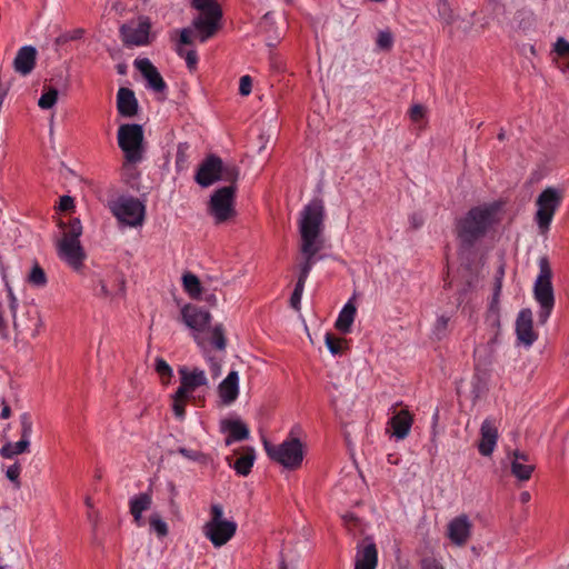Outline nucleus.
<instances>
[{
	"label": "nucleus",
	"mask_w": 569,
	"mask_h": 569,
	"mask_svg": "<svg viewBox=\"0 0 569 569\" xmlns=\"http://www.w3.org/2000/svg\"><path fill=\"white\" fill-rule=\"evenodd\" d=\"M459 259L461 269L469 276L479 274L486 263L485 252L473 244L460 243Z\"/></svg>",
	"instance_id": "nucleus-11"
},
{
	"label": "nucleus",
	"mask_w": 569,
	"mask_h": 569,
	"mask_svg": "<svg viewBox=\"0 0 569 569\" xmlns=\"http://www.w3.org/2000/svg\"><path fill=\"white\" fill-rule=\"evenodd\" d=\"M325 342H326V346L327 348L329 349V351L337 356V355H341L342 353V342L343 340L341 338H338L336 337L333 333L331 332H327L326 336H325Z\"/></svg>",
	"instance_id": "nucleus-41"
},
{
	"label": "nucleus",
	"mask_w": 569,
	"mask_h": 569,
	"mask_svg": "<svg viewBox=\"0 0 569 569\" xmlns=\"http://www.w3.org/2000/svg\"><path fill=\"white\" fill-rule=\"evenodd\" d=\"M378 550L375 542L365 539L357 546L355 569H376Z\"/></svg>",
	"instance_id": "nucleus-21"
},
{
	"label": "nucleus",
	"mask_w": 569,
	"mask_h": 569,
	"mask_svg": "<svg viewBox=\"0 0 569 569\" xmlns=\"http://www.w3.org/2000/svg\"><path fill=\"white\" fill-rule=\"evenodd\" d=\"M28 281L34 284H43L47 281L44 270L34 263L31 271L28 274Z\"/></svg>",
	"instance_id": "nucleus-45"
},
{
	"label": "nucleus",
	"mask_w": 569,
	"mask_h": 569,
	"mask_svg": "<svg viewBox=\"0 0 569 569\" xmlns=\"http://www.w3.org/2000/svg\"><path fill=\"white\" fill-rule=\"evenodd\" d=\"M449 317L442 315L438 317L433 325L432 335L437 340L443 339L448 333Z\"/></svg>",
	"instance_id": "nucleus-39"
},
{
	"label": "nucleus",
	"mask_w": 569,
	"mask_h": 569,
	"mask_svg": "<svg viewBox=\"0 0 569 569\" xmlns=\"http://www.w3.org/2000/svg\"><path fill=\"white\" fill-rule=\"evenodd\" d=\"M303 288L305 287H295V290L291 293V297L289 300L290 307L297 312H300V310H301V298L303 295Z\"/></svg>",
	"instance_id": "nucleus-49"
},
{
	"label": "nucleus",
	"mask_w": 569,
	"mask_h": 569,
	"mask_svg": "<svg viewBox=\"0 0 569 569\" xmlns=\"http://www.w3.org/2000/svg\"><path fill=\"white\" fill-rule=\"evenodd\" d=\"M530 498H531V496H530V493L528 491H523V492L520 493V501L522 503L529 502Z\"/></svg>",
	"instance_id": "nucleus-62"
},
{
	"label": "nucleus",
	"mask_w": 569,
	"mask_h": 569,
	"mask_svg": "<svg viewBox=\"0 0 569 569\" xmlns=\"http://www.w3.org/2000/svg\"><path fill=\"white\" fill-rule=\"evenodd\" d=\"M237 523L223 519V508L220 505L211 506V519L204 526V535L214 547L226 545L236 533Z\"/></svg>",
	"instance_id": "nucleus-10"
},
{
	"label": "nucleus",
	"mask_w": 569,
	"mask_h": 569,
	"mask_svg": "<svg viewBox=\"0 0 569 569\" xmlns=\"http://www.w3.org/2000/svg\"><path fill=\"white\" fill-rule=\"evenodd\" d=\"M11 416V409L8 405H3V408L1 410L0 417L1 419H8Z\"/></svg>",
	"instance_id": "nucleus-61"
},
{
	"label": "nucleus",
	"mask_w": 569,
	"mask_h": 569,
	"mask_svg": "<svg viewBox=\"0 0 569 569\" xmlns=\"http://www.w3.org/2000/svg\"><path fill=\"white\" fill-rule=\"evenodd\" d=\"M511 475L519 481H528L535 470L528 453L515 450L509 455Z\"/></svg>",
	"instance_id": "nucleus-19"
},
{
	"label": "nucleus",
	"mask_w": 569,
	"mask_h": 569,
	"mask_svg": "<svg viewBox=\"0 0 569 569\" xmlns=\"http://www.w3.org/2000/svg\"><path fill=\"white\" fill-rule=\"evenodd\" d=\"M497 203L471 208L457 223V237L460 243L475 244L497 222Z\"/></svg>",
	"instance_id": "nucleus-2"
},
{
	"label": "nucleus",
	"mask_w": 569,
	"mask_h": 569,
	"mask_svg": "<svg viewBox=\"0 0 569 569\" xmlns=\"http://www.w3.org/2000/svg\"><path fill=\"white\" fill-rule=\"evenodd\" d=\"M196 341L198 346L201 348L203 352V357L206 358L210 373L213 379H217L221 375V363L224 357V353H212L211 350H207V341L201 337H196Z\"/></svg>",
	"instance_id": "nucleus-30"
},
{
	"label": "nucleus",
	"mask_w": 569,
	"mask_h": 569,
	"mask_svg": "<svg viewBox=\"0 0 569 569\" xmlns=\"http://www.w3.org/2000/svg\"><path fill=\"white\" fill-rule=\"evenodd\" d=\"M152 505V496L149 492H141L133 496L129 501L130 513H143Z\"/></svg>",
	"instance_id": "nucleus-32"
},
{
	"label": "nucleus",
	"mask_w": 569,
	"mask_h": 569,
	"mask_svg": "<svg viewBox=\"0 0 569 569\" xmlns=\"http://www.w3.org/2000/svg\"><path fill=\"white\" fill-rule=\"evenodd\" d=\"M29 440H19L17 442H7L0 449V456L6 459H12L14 456L21 455L29 450Z\"/></svg>",
	"instance_id": "nucleus-33"
},
{
	"label": "nucleus",
	"mask_w": 569,
	"mask_h": 569,
	"mask_svg": "<svg viewBox=\"0 0 569 569\" xmlns=\"http://www.w3.org/2000/svg\"><path fill=\"white\" fill-rule=\"evenodd\" d=\"M178 452L183 456L184 458L189 459V460H192V461H199L200 458L202 457V455L197 451V450H192V449H187V448H179L178 449Z\"/></svg>",
	"instance_id": "nucleus-53"
},
{
	"label": "nucleus",
	"mask_w": 569,
	"mask_h": 569,
	"mask_svg": "<svg viewBox=\"0 0 569 569\" xmlns=\"http://www.w3.org/2000/svg\"><path fill=\"white\" fill-rule=\"evenodd\" d=\"M191 32H192V30L190 28H183L180 31V39H179L180 44H191L192 43Z\"/></svg>",
	"instance_id": "nucleus-56"
},
{
	"label": "nucleus",
	"mask_w": 569,
	"mask_h": 569,
	"mask_svg": "<svg viewBox=\"0 0 569 569\" xmlns=\"http://www.w3.org/2000/svg\"><path fill=\"white\" fill-rule=\"evenodd\" d=\"M6 326V322H4V319L2 317V315L0 313V330H2Z\"/></svg>",
	"instance_id": "nucleus-63"
},
{
	"label": "nucleus",
	"mask_w": 569,
	"mask_h": 569,
	"mask_svg": "<svg viewBox=\"0 0 569 569\" xmlns=\"http://www.w3.org/2000/svg\"><path fill=\"white\" fill-rule=\"evenodd\" d=\"M151 24L144 19L140 20L139 23L133 27L130 24H123L120 28V34L126 46L141 47L149 43V33Z\"/></svg>",
	"instance_id": "nucleus-13"
},
{
	"label": "nucleus",
	"mask_w": 569,
	"mask_h": 569,
	"mask_svg": "<svg viewBox=\"0 0 569 569\" xmlns=\"http://www.w3.org/2000/svg\"><path fill=\"white\" fill-rule=\"evenodd\" d=\"M132 517H133V522L138 526V527H142L144 525V520H143V517H142V513H131Z\"/></svg>",
	"instance_id": "nucleus-60"
},
{
	"label": "nucleus",
	"mask_w": 569,
	"mask_h": 569,
	"mask_svg": "<svg viewBox=\"0 0 569 569\" xmlns=\"http://www.w3.org/2000/svg\"><path fill=\"white\" fill-rule=\"evenodd\" d=\"M188 146L180 143L177 149L176 154V168L177 170H183L187 168L188 163V154H187Z\"/></svg>",
	"instance_id": "nucleus-47"
},
{
	"label": "nucleus",
	"mask_w": 569,
	"mask_h": 569,
	"mask_svg": "<svg viewBox=\"0 0 569 569\" xmlns=\"http://www.w3.org/2000/svg\"><path fill=\"white\" fill-rule=\"evenodd\" d=\"M279 569H289L284 561H282L279 566Z\"/></svg>",
	"instance_id": "nucleus-64"
},
{
	"label": "nucleus",
	"mask_w": 569,
	"mask_h": 569,
	"mask_svg": "<svg viewBox=\"0 0 569 569\" xmlns=\"http://www.w3.org/2000/svg\"><path fill=\"white\" fill-rule=\"evenodd\" d=\"M325 203L320 198L310 200L301 210L298 228L300 234V252L305 259L297 284H303L318 254L325 248Z\"/></svg>",
	"instance_id": "nucleus-1"
},
{
	"label": "nucleus",
	"mask_w": 569,
	"mask_h": 569,
	"mask_svg": "<svg viewBox=\"0 0 569 569\" xmlns=\"http://www.w3.org/2000/svg\"><path fill=\"white\" fill-rule=\"evenodd\" d=\"M8 299H9V308H10L11 312L14 315L17 311V307H18V300L14 297V295L11 290V287H8Z\"/></svg>",
	"instance_id": "nucleus-59"
},
{
	"label": "nucleus",
	"mask_w": 569,
	"mask_h": 569,
	"mask_svg": "<svg viewBox=\"0 0 569 569\" xmlns=\"http://www.w3.org/2000/svg\"><path fill=\"white\" fill-rule=\"evenodd\" d=\"M177 54L186 60L187 67L190 71H194L198 64V53L196 50H184L181 47L177 48Z\"/></svg>",
	"instance_id": "nucleus-40"
},
{
	"label": "nucleus",
	"mask_w": 569,
	"mask_h": 569,
	"mask_svg": "<svg viewBox=\"0 0 569 569\" xmlns=\"http://www.w3.org/2000/svg\"><path fill=\"white\" fill-rule=\"evenodd\" d=\"M480 435L479 452L488 457L493 452L498 440V429L495 420L486 419L481 425Z\"/></svg>",
	"instance_id": "nucleus-24"
},
{
	"label": "nucleus",
	"mask_w": 569,
	"mask_h": 569,
	"mask_svg": "<svg viewBox=\"0 0 569 569\" xmlns=\"http://www.w3.org/2000/svg\"><path fill=\"white\" fill-rule=\"evenodd\" d=\"M500 292H501V287H496L490 306H489V311L492 313H498Z\"/></svg>",
	"instance_id": "nucleus-54"
},
{
	"label": "nucleus",
	"mask_w": 569,
	"mask_h": 569,
	"mask_svg": "<svg viewBox=\"0 0 569 569\" xmlns=\"http://www.w3.org/2000/svg\"><path fill=\"white\" fill-rule=\"evenodd\" d=\"M21 473V466L19 463H13L7 469L6 476L7 478L12 481L16 486V488H20V477Z\"/></svg>",
	"instance_id": "nucleus-50"
},
{
	"label": "nucleus",
	"mask_w": 569,
	"mask_h": 569,
	"mask_svg": "<svg viewBox=\"0 0 569 569\" xmlns=\"http://www.w3.org/2000/svg\"><path fill=\"white\" fill-rule=\"evenodd\" d=\"M183 322L196 333H202L207 330L211 316L207 310H202L193 305H186L181 309Z\"/></svg>",
	"instance_id": "nucleus-17"
},
{
	"label": "nucleus",
	"mask_w": 569,
	"mask_h": 569,
	"mask_svg": "<svg viewBox=\"0 0 569 569\" xmlns=\"http://www.w3.org/2000/svg\"><path fill=\"white\" fill-rule=\"evenodd\" d=\"M134 66L147 80V87L149 89L160 93L166 91L167 84L162 76L149 59H137Z\"/></svg>",
	"instance_id": "nucleus-18"
},
{
	"label": "nucleus",
	"mask_w": 569,
	"mask_h": 569,
	"mask_svg": "<svg viewBox=\"0 0 569 569\" xmlns=\"http://www.w3.org/2000/svg\"><path fill=\"white\" fill-rule=\"evenodd\" d=\"M108 208L123 227H141L146 220L144 203L131 196H121L110 201Z\"/></svg>",
	"instance_id": "nucleus-7"
},
{
	"label": "nucleus",
	"mask_w": 569,
	"mask_h": 569,
	"mask_svg": "<svg viewBox=\"0 0 569 569\" xmlns=\"http://www.w3.org/2000/svg\"><path fill=\"white\" fill-rule=\"evenodd\" d=\"M201 337L207 341V350L212 353H224L227 339L222 325H217L212 329L204 330L202 333H194L193 337Z\"/></svg>",
	"instance_id": "nucleus-25"
},
{
	"label": "nucleus",
	"mask_w": 569,
	"mask_h": 569,
	"mask_svg": "<svg viewBox=\"0 0 569 569\" xmlns=\"http://www.w3.org/2000/svg\"><path fill=\"white\" fill-rule=\"evenodd\" d=\"M156 371L158 372V375L160 376V378L163 381L169 382V380L172 376V369L164 359H162V358L156 359Z\"/></svg>",
	"instance_id": "nucleus-44"
},
{
	"label": "nucleus",
	"mask_w": 569,
	"mask_h": 569,
	"mask_svg": "<svg viewBox=\"0 0 569 569\" xmlns=\"http://www.w3.org/2000/svg\"><path fill=\"white\" fill-rule=\"evenodd\" d=\"M36 59L37 50L34 47L24 46L20 48L13 60L14 71L20 73L21 76H27L31 73L36 66Z\"/></svg>",
	"instance_id": "nucleus-26"
},
{
	"label": "nucleus",
	"mask_w": 569,
	"mask_h": 569,
	"mask_svg": "<svg viewBox=\"0 0 569 569\" xmlns=\"http://www.w3.org/2000/svg\"><path fill=\"white\" fill-rule=\"evenodd\" d=\"M188 397H179V390L177 389L173 396L172 409L177 418L183 419L186 415V402Z\"/></svg>",
	"instance_id": "nucleus-43"
},
{
	"label": "nucleus",
	"mask_w": 569,
	"mask_h": 569,
	"mask_svg": "<svg viewBox=\"0 0 569 569\" xmlns=\"http://www.w3.org/2000/svg\"><path fill=\"white\" fill-rule=\"evenodd\" d=\"M516 335L520 343L530 347L538 339V333L533 329L532 311L522 309L516 320Z\"/></svg>",
	"instance_id": "nucleus-16"
},
{
	"label": "nucleus",
	"mask_w": 569,
	"mask_h": 569,
	"mask_svg": "<svg viewBox=\"0 0 569 569\" xmlns=\"http://www.w3.org/2000/svg\"><path fill=\"white\" fill-rule=\"evenodd\" d=\"M237 186H226L217 189L210 197L208 213L214 223L228 222L236 217L234 197Z\"/></svg>",
	"instance_id": "nucleus-9"
},
{
	"label": "nucleus",
	"mask_w": 569,
	"mask_h": 569,
	"mask_svg": "<svg viewBox=\"0 0 569 569\" xmlns=\"http://www.w3.org/2000/svg\"><path fill=\"white\" fill-rule=\"evenodd\" d=\"M144 136L138 123L121 124L118 129V144L124 156V169L142 161L144 156Z\"/></svg>",
	"instance_id": "nucleus-6"
},
{
	"label": "nucleus",
	"mask_w": 569,
	"mask_h": 569,
	"mask_svg": "<svg viewBox=\"0 0 569 569\" xmlns=\"http://www.w3.org/2000/svg\"><path fill=\"white\" fill-rule=\"evenodd\" d=\"M182 284H200V281L196 274L186 272L182 276Z\"/></svg>",
	"instance_id": "nucleus-58"
},
{
	"label": "nucleus",
	"mask_w": 569,
	"mask_h": 569,
	"mask_svg": "<svg viewBox=\"0 0 569 569\" xmlns=\"http://www.w3.org/2000/svg\"><path fill=\"white\" fill-rule=\"evenodd\" d=\"M221 170V159L218 156H208L199 166L194 176L196 182L206 188L219 181Z\"/></svg>",
	"instance_id": "nucleus-14"
},
{
	"label": "nucleus",
	"mask_w": 569,
	"mask_h": 569,
	"mask_svg": "<svg viewBox=\"0 0 569 569\" xmlns=\"http://www.w3.org/2000/svg\"><path fill=\"white\" fill-rule=\"evenodd\" d=\"M58 100V90L54 88H49L46 92H43L38 101V106L41 109H50L52 108Z\"/></svg>",
	"instance_id": "nucleus-38"
},
{
	"label": "nucleus",
	"mask_w": 569,
	"mask_h": 569,
	"mask_svg": "<svg viewBox=\"0 0 569 569\" xmlns=\"http://www.w3.org/2000/svg\"><path fill=\"white\" fill-rule=\"evenodd\" d=\"M252 89V80L250 76H242L239 83V92L241 96H249Z\"/></svg>",
	"instance_id": "nucleus-51"
},
{
	"label": "nucleus",
	"mask_w": 569,
	"mask_h": 569,
	"mask_svg": "<svg viewBox=\"0 0 569 569\" xmlns=\"http://www.w3.org/2000/svg\"><path fill=\"white\" fill-rule=\"evenodd\" d=\"M191 4L199 11L192 20V28L197 31L199 41L203 43L221 28L222 9L217 0H192Z\"/></svg>",
	"instance_id": "nucleus-4"
},
{
	"label": "nucleus",
	"mask_w": 569,
	"mask_h": 569,
	"mask_svg": "<svg viewBox=\"0 0 569 569\" xmlns=\"http://www.w3.org/2000/svg\"><path fill=\"white\" fill-rule=\"evenodd\" d=\"M256 459V453L253 448H247L244 453L240 456L234 463L232 465V468L236 470V472L240 476H248L251 472V469L253 467Z\"/></svg>",
	"instance_id": "nucleus-31"
},
{
	"label": "nucleus",
	"mask_w": 569,
	"mask_h": 569,
	"mask_svg": "<svg viewBox=\"0 0 569 569\" xmlns=\"http://www.w3.org/2000/svg\"><path fill=\"white\" fill-rule=\"evenodd\" d=\"M356 313L357 307L355 303V297H352L340 310L338 318L335 322L336 329L342 333H349L351 331V326L355 321Z\"/></svg>",
	"instance_id": "nucleus-29"
},
{
	"label": "nucleus",
	"mask_w": 569,
	"mask_h": 569,
	"mask_svg": "<svg viewBox=\"0 0 569 569\" xmlns=\"http://www.w3.org/2000/svg\"><path fill=\"white\" fill-rule=\"evenodd\" d=\"M220 431L228 433L226 445L230 446L236 441L249 439L250 430L248 426L238 418H227L220 421Z\"/></svg>",
	"instance_id": "nucleus-22"
},
{
	"label": "nucleus",
	"mask_w": 569,
	"mask_h": 569,
	"mask_svg": "<svg viewBox=\"0 0 569 569\" xmlns=\"http://www.w3.org/2000/svg\"><path fill=\"white\" fill-rule=\"evenodd\" d=\"M421 566L422 569H445L437 560L430 558L423 559Z\"/></svg>",
	"instance_id": "nucleus-57"
},
{
	"label": "nucleus",
	"mask_w": 569,
	"mask_h": 569,
	"mask_svg": "<svg viewBox=\"0 0 569 569\" xmlns=\"http://www.w3.org/2000/svg\"><path fill=\"white\" fill-rule=\"evenodd\" d=\"M535 299L540 309L538 311V321L543 325L549 319L555 307V295L552 287H533Z\"/></svg>",
	"instance_id": "nucleus-23"
},
{
	"label": "nucleus",
	"mask_w": 569,
	"mask_h": 569,
	"mask_svg": "<svg viewBox=\"0 0 569 569\" xmlns=\"http://www.w3.org/2000/svg\"><path fill=\"white\" fill-rule=\"evenodd\" d=\"M562 192L555 187L543 189L536 200L535 221L541 234L549 231L553 216L561 206Z\"/></svg>",
	"instance_id": "nucleus-8"
},
{
	"label": "nucleus",
	"mask_w": 569,
	"mask_h": 569,
	"mask_svg": "<svg viewBox=\"0 0 569 569\" xmlns=\"http://www.w3.org/2000/svg\"><path fill=\"white\" fill-rule=\"evenodd\" d=\"M299 430V427L292 428L280 445H272L264 439L263 448L268 457L287 469H298L303 460V446L297 437Z\"/></svg>",
	"instance_id": "nucleus-3"
},
{
	"label": "nucleus",
	"mask_w": 569,
	"mask_h": 569,
	"mask_svg": "<svg viewBox=\"0 0 569 569\" xmlns=\"http://www.w3.org/2000/svg\"><path fill=\"white\" fill-rule=\"evenodd\" d=\"M118 112L126 118H132L138 113V100L129 88H120L117 93Z\"/></svg>",
	"instance_id": "nucleus-28"
},
{
	"label": "nucleus",
	"mask_w": 569,
	"mask_h": 569,
	"mask_svg": "<svg viewBox=\"0 0 569 569\" xmlns=\"http://www.w3.org/2000/svg\"><path fill=\"white\" fill-rule=\"evenodd\" d=\"M393 38L390 31H380L377 37V46L380 49L389 50L392 47Z\"/></svg>",
	"instance_id": "nucleus-48"
},
{
	"label": "nucleus",
	"mask_w": 569,
	"mask_h": 569,
	"mask_svg": "<svg viewBox=\"0 0 569 569\" xmlns=\"http://www.w3.org/2000/svg\"><path fill=\"white\" fill-rule=\"evenodd\" d=\"M74 206L73 199L70 196H62L60 198L59 208L63 211L72 209Z\"/></svg>",
	"instance_id": "nucleus-55"
},
{
	"label": "nucleus",
	"mask_w": 569,
	"mask_h": 569,
	"mask_svg": "<svg viewBox=\"0 0 569 569\" xmlns=\"http://www.w3.org/2000/svg\"><path fill=\"white\" fill-rule=\"evenodd\" d=\"M81 234V221L78 218H73L69 221L67 230L57 243L59 258L74 269H78L86 259L84 249L79 240Z\"/></svg>",
	"instance_id": "nucleus-5"
},
{
	"label": "nucleus",
	"mask_w": 569,
	"mask_h": 569,
	"mask_svg": "<svg viewBox=\"0 0 569 569\" xmlns=\"http://www.w3.org/2000/svg\"><path fill=\"white\" fill-rule=\"evenodd\" d=\"M180 387L179 397H189L199 387L208 386L209 381L202 369L193 368L189 370L187 367L179 368Z\"/></svg>",
	"instance_id": "nucleus-12"
},
{
	"label": "nucleus",
	"mask_w": 569,
	"mask_h": 569,
	"mask_svg": "<svg viewBox=\"0 0 569 569\" xmlns=\"http://www.w3.org/2000/svg\"><path fill=\"white\" fill-rule=\"evenodd\" d=\"M552 271L547 258H540L539 260V274L535 281V284H551Z\"/></svg>",
	"instance_id": "nucleus-35"
},
{
	"label": "nucleus",
	"mask_w": 569,
	"mask_h": 569,
	"mask_svg": "<svg viewBox=\"0 0 569 569\" xmlns=\"http://www.w3.org/2000/svg\"><path fill=\"white\" fill-rule=\"evenodd\" d=\"M219 176V180L230 182L229 186H236V181L239 178V169L234 164H223L221 161V170Z\"/></svg>",
	"instance_id": "nucleus-36"
},
{
	"label": "nucleus",
	"mask_w": 569,
	"mask_h": 569,
	"mask_svg": "<svg viewBox=\"0 0 569 569\" xmlns=\"http://www.w3.org/2000/svg\"><path fill=\"white\" fill-rule=\"evenodd\" d=\"M20 426H21V439L20 440H29L32 435V419L30 413L24 412L20 416Z\"/></svg>",
	"instance_id": "nucleus-42"
},
{
	"label": "nucleus",
	"mask_w": 569,
	"mask_h": 569,
	"mask_svg": "<svg viewBox=\"0 0 569 569\" xmlns=\"http://www.w3.org/2000/svg\"><path fill=\"white\" fill-rule=\"evenodd\" d=\"M149 523L151 529L157 533L158 538H163L169 532V527L163 521L159 513L154 512L149 517Z\"/></svg>",
	"instance_id": "nucleus-37"
},
{
	"label": "nucleus",
	"mask_w": 569,
	"mask_h": 569,
	"mask_svg": "<svg viewBox=\"0 0 569 569\" xmlns=\"http://www.w3.org/2000/svg\"><path fill=\"white\" fill-rule=\"evenodd\" d=\"M472 525L466 515H460L453 518L448 523V538L457 546L467 543L471 536Z\"/></svg>",
	"instance_id": "nucleus-20"
},
{
	"label": "nucleus",
	"mask_w": 569,
	"mask_h": 569,
	"mask_svg": "<svg viewBox=\"0 0 569 569\" xmlns=\"http://www.w3.org/2000/svg\"><path fill=\"white\" fill-rule=\"evenodd\" d=\"M413 417L407 409L393 410L388 420L387 431L398 440H402L410 433Z\"/></svg>",
	"instance_id": "nucleus-15"
},
{
	"label": "nucleus",
	"mask_w": 569,
	"mask_h": 569,
	"mask_svg": "<svg viewBox=\"0 0 569 569\" xmlns=\"http://www.w3.org/2000/svg\"><path fill=\"white\" fill-rule=\"evenodd\" d=\"M409 114L412 121L418 122L425 117V108L421 104H415L410 108Z\"/></svg>",
	"instance_id": "nucleus-52"
},
{
	"label": "nucleus",
	"mask_w": 569,
	"mask_h": 569,
	"mask_svg": "<svg viewBox=\"0 0 569 569\" xmlns=\"http://www.w3.org/2000/svg\"><path fill=\"white\" fill-rule=\"evenodd\" d=\"M219 396L224 405H231L239 396V375L238 371L231 370L228 376L220 382Z\"/></svg>",
	"instance_id": "nucleus-27"
},
{
	"label": "nucleus",
	"mask_w": 569,
	"mask_h": 569,
	"mask_svg": "<svg viewBox=\"0 0 569 569\" xmlns=\"http://www.w3.org/2000/svg\"><path fill=\"white\" fill-rule=\"evenodd\" d=\"M188 296L193 300H203L213 306L217 302V297L209 289L210 287H183Z\"/></svg>",
	"instance_id": "nucleus-34"
},
{
	"label": "nucleus",
	"mask_w": 569,
	"mask_h": 569,
	"mask_svg": "<svg viewBox=\"0 0 569 569\" xmlns=\"http://www.w3.org/2000/svg\"><path fill=\"white\" fill-rule=\"evenodd\" d=\"M552 52L559 58H569V41L563 37H559L553 43Z\"/></svg>",
	"instance_id": "nucleus-46"
}]
</instances>
